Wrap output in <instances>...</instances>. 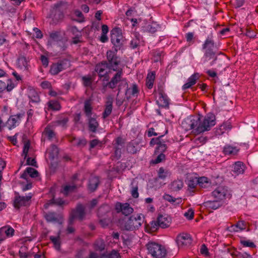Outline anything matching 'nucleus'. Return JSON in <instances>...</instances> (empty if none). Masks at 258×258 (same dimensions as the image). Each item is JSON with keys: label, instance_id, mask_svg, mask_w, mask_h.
<instances>
[{"label": "nucleus", "instance_id": "obj_1", "mask_svg": "<svg viewBox=\"0 0 258 258\" xmlns=\"http://www.w3.org/2000/svg\"><path fill=\"white\" fill-rule=\"evenodd\" d=\"M216 124V117L213 113H209L204 117L200 114L190 116L181 122L182 127L188 131L193 130L195 134H201L210 130Z\"/></svg>", "mask_w": 258, "mask_h": 258}, {"label": "nucleus", "instance_id": "obj_2", "mask_svg": "<svg viewBox=\"0 0 258 258\" xmlns=\"http://www.w3.org/2000/svg\"><path fill=\"white\" fill-rule=\"evenodd\" d=\"M144 222V218L142 214L134 215L130 217L120 219L119 225L123 230L134 231L138 229Z\"/></svg>", "mask_w": 258, "mask_h": 258}, {"label": "nucleus", "instance_id": "obj_3", "mask_svg": "<svg viewBox=\"0 0 258 258\" xmlns=\"http://www.w3.org/2000/svg\"><path fill=\"white\" fill-rule=\"evenodd\" d=\"M115 72L110 81L107 83L106 86L111 89L117 87V96H118L122 89L127 87V82L126 79L123 78V72L121 69Z\"/></svg>", "mask_w": 258, "mask_h": 258}, {"label": "nucleus", "instance_id": "obj_4", "mask_svg": "<svg viewBox=\"0 0 258 258\" xmlns=\"http://www.w3.org/2000/svg\"><path fill=\"white\" fill-rule=\"evenodd\" d=\"M111 42L115 51H118L122 47L125 39L119 28H114L111 31Z\"/></svg>", "mask_w": 258, "mask_h": 258}, {"label": "nucleus", "instance_id": "obj_5", "mask_svg": "<svg viewBox=\"0 0 258 258\" xmlns=\"http://www.w3.org/2000/svg\"><path fill=\"white\" fill-rule=\"evenodd\" d=\"M146 246L148 253L154 258H164L166 255V249L160 244L150 242Z\"/></svg>", "mask_w": 258, "mask_h": 258}, {"label": "nucleus", "instance_id": "obj_6", "mask_svg": "<svg viewBox=\"0 0 258 258\" xmlns=\"http://www.w3.org/2000/svg\"><path fill=\"white\" fill-rule=\"evenodd\" d=\"M117 51L115 50H109L106 52V58L107 65L109 69L113 71H117L118 69V65L120 63V58L117 55Z\"/></svg>", "mask_w": 258, "mask_h": 258}, {"label": "nucleus", "instance_id": "obj_7", "mask_svg": "<svg viewBox=\"0 0 258 258\" xmlns=\"http://www.w3.org/2000/svg\"><path fill=\"white\" fill-rule=\"evenodd\" d=\"M212 196L214 199L221 202L227 199H229L231 195L227 187L220 186L217 187L212 192Z\"/></svg>", "mask_w": 258, "mask_h": 258}, {"label": "nucleus", "instance_id": "obj_8", "mask_svg": "<svg viewBox=\"0 0 258 258\" xmlns=\"http://www.w3.org/2000/svg\"><path fill=\"white\" fill-rule=\"evenodd\" d=\"M85 210V207L82 204H78L76 208L72 210L70 213L69 217L70 223L71 224H74L76 219H78L81 221H83L86 214Z\"/></svg>", "mask_w": 258, "mask_h": 258}, {"label": "nucleus", "instance_id": "obj_9", "mask_svg": "<svg viewBox=\"0 0 258 258\" xmlns=\"http://www.w3.org/2000/svg\"><path fill=\"white\" fill-rule=\"evenodd\" d=\"M95 70L100 78H103V81H107L109 80V77L108 74L111 72V70L109 69L106 61H102L96 64Z\"/></svg>", "mask_w": 258, "mask_h": 258}, {"label": "nucleus", "instance_id": "obj_10", "mask_svg": "<svg viewBox=\"0 0 258 258\" xmlns=\"http://www.w3.org/2000/svg\"><path fill=\"white\" fill-rule=\"evenodd\" d=\"M70 62L68 59L58 61L57 63H53L50 67V73L51 75H56L59 72L67 69L70 67Z\"/></svg>", "mask_w": 258, "mask_h": 258}, {"label": "nucleus", "instance_id": "obj_11", "mask_svg": "<svg viewBox=\"0 0 258 258\" xmlns=\"http://www.w3.org/2000/svg\"><path fill=\"white\" fill-rule=\"evenodd\" d=\"M32 194L30 193L27 196L17 195L15 197L14 206L15 208L19 209L21 207L27 206L30 204Z\"/></svg>", "mask_w": 258, "mask_h": 258}, {"label": "nucleus", "instance_id": "obj_12", "mask_svg": "<svg viewBox=\"0 0 258 258\" xmlns=\"http://www.w3.org/2000/svg\"><path fill=\"white\" fill-rule=\"evenodd\" d=\"M157 92L159 94V98L157 100V104L161 107H167L169 105V99L164 93L163 87L161 85L158 86Z\"/></svg>", "mask_w": 258, "mask_h": 258}, {"label": "nucleus", "instance_id": "obj_13", "mask_svg": "<svg viewBox=\"0 0 258 258\" xmlns=\"http://www.w3.org/2000/svg\"><path fill=\"white\" fill-rule=\"evenodd\" d=\"M115 209L117 213L121 212L123 215L125 216L130 215L134 211L133 208L127 203L122 204L117 202L115 204Z\"/></svg>", "mask_w": 258, "mask_h": 258}, {"label": "nucleus", "instance_id": "obj_14", "mask_svg": "<svg viewBox=\"0 0 258 258\" xmlns=\"http://www.w3.org/2000/svg\"><path fill=\"white\" fill-rule=\"evenodd\" d=\"M15 233V230L9 225L3 226L0 228V243L6 238L12 237Z\"/></svg>", "mask_w": 258, "mask_h": 258}, {"label": "nucleus", "instance_id": "obj_15", "mask_svg": "<svg viewBox=\"0 0 258 258\" xmlns=\"http://www.w3.org/2000/svg\"><path fill=\"white\" fill-rule=\"evenodd\" d=\"M202 48L204 51H216L217 47L212 34L208 36L202 45Z\"/></svg>", "mask_w": 258, "mask_h": 258}, {"label": "nucleus", "instance_id": "obj_16", "mask_svg": "<svg viewBox=\"0 0 258 258\" xmlns=\"http://www.w3.org/2000/svg\"><path fill=\"white\" fill-rule=\"evenodd\" d=\"M24 115V113H18L11 115L6 122V126L9 130H12L18 125L21 118Z\"/></svg>", "mask_w": 258, "mask_h": 258}, {"label": "nucleus", "instance_id": "obj_17", "mask_svg": "<svg viewBox=\"0 0 258 258\" xmlns=\"http://www.w3.org/2000/svg\"><path fill=\"white\" fill-rule=\"evenodd\" d=\"M44 217L46 220L48 222L58 223H61L63 219V216L61 214H58L53 212H49L45 213Z\"/></svg>", "mask_w": 258, "mask_h": 258}, {"label": "nucleus", "instance_id": "obj_18", "mask_svg": "<svg viewBox=\"0 0 258 258\" xmlns=\"http://www.w3.org/2000/svg\"><path fill=\"white\" fill-rule=\"evenodd\" d=\"M176 242L179 246L189 245L192 242V239L189 234L182 233L177 236Z\"/></svg>", "mask_w": 258, "mask_h": 258}, {"label": "nucleus", "instance_id": "obj_19", "mask_svg": "<svg viewBox=\"0 0 258 258\" xmlns=\"http://www.w3.org/2000/svg\"><path fill=\"white\" fill-rule=\"evenodd\" d=\"M198 181V178L197 177L192 176L187 177L186 183L187 185V190L189 192L194 193L196 191Z\"/></svg>", "mask_w": 258, "mask_h": 258}, {"label": "nucleus", "instance_id": "obj_20", "mask_svg": "<svg viewBox=\"0 0 258 258\" xmlns=\"http://www.w3.org/2000/svg\"><path fill=\"white\" fill-rule=\"evenodd\" d=\"M69 118L68 116L64 114H60L57 117V120L53 121L52 123L54 126H60L64 129L68 127V123Z\"/></svg>", "mask_w": 258, "mask_h": 258}, {"label": "nucleus", "instance_id": "obj_21", "mask_svg": "<svg viewBox=\"0 0 258 258\" xmlns=\"http://www.w3.org/2000/svg\"><path fill=\"white\" fill-rule=\"evenodd\" d=\"M125 88H126L125 96L127 100L130 99L132 97L138 96L139 93V90L137 84H133L130 87H128L127 85Z\"/></svg>", "mask_w": 258, "mask_h": 258}, {"label": "nucleus", "instance_id": "obj_22", "mask_svg": "<svg viewBox=\"0 0 258 258\" xmlns=\"http://www.w3.org/2000/svg\"><path fill=\"white\" fill-rule=\"evenodd\" d=\"M100 184L99 178L97 176H91L88 181V188L91 192H93L96 190Z\"/></svg>", "mask_w": 258, "mask_h": 258}, {"label": "nucleus", "instance_id": "obj_23", "mask_svg": "<svg viewBox=\"0 0 258 258\" xmlns=\"http://www.w3.org/2000/svg\"><path fill=\"white\" fill-rule=\"evenodd\" d=\"M15 87V85L11 79H7L6 82L0 81V92L7 90L8 92H10Z\"/></svg>", "mask_w": 258, "mask_h": 258}, {"label": "nucleus", "instance_id": "obj_24", "mask_svg": "<svg viewBox=\"0 0 258 258\" xmlns=\"http://www.w3.org/2000/svg\"><path fill=\"white\" fill-rule=\"evenodd\" d=\"M204 62H208L212 60L210 66H212L217 59L216 51H204Z\"/></svg>", "mask_w": 258, "mask_h": 258}, {"label": "nucleus", "instance_id": "obj_25", "mask_svg": "<svg viewBox=\"0 0 258 258\" xmlns=\"http://www.w3.org/2000/svg\"><path fill=\"white\" fill-rule=\"evenodd\" d=\"M141 150L139 143L137 141H132L127 145V151L129 153L134 154Z\"/></svg>", "mask_w": 258, "mask_h": 258}, {"label": "nucleus", "instance_id": "obj_26", "mask_svg": "<svg viewBox=\"0 0 258 258\" xmlns=\"http://www.w3.org/2000/svg\"><path fill=\"white\" fill-rule=\"evenodd\" d=\"M232 168V172L235 176L240 174H243L245 170V166L244 164L240 161L235 162L233 165Z\"/></svg>", "mask_w": 258, "mask_h": 258}, {"label": "nucleus", "instance_id": "obj_27", "mask_svg": "<svg viewBox=\"0 0 258 258\" xmlns=\"http://www.w3.org/2000/svg\"><path fill=\"white\" fill-rule=\"evenodd\" d=\"M204 205L207 208L212 210H216L222 206L221 202L217 200L215 201H208L204 202Z\"/></svg>", "mask_w": 258, "mask_h": 258}, {"label": "nucleus", "instance_id": "obj_28", "mask_svg": "<svg viewBox=\"0 0 258 258\" xmlns=\"http://www.w3.org/2000/svg\"><path fill=\"white\" fill-rule=\"evenodd\" d=\"M198 184L203 188H208L211 186L210 180L206 177L203 176L198 178Z\"/></svg>", "mask_w": 258, "mask_h": 258}, {"label": "nucleus", "instance_id": "obj_29", "mask_svg": "<svg viewBox=\"0 0 258 258\" xmlns=\"http://www.w3.org/2000/svg\"><path fill=\"white\" fill-rule=\"evenodd\" d=\"M99 126V123L95 118L90 117L88 120L89 130L92 132L95 133Z\"/></svg>", "mask_w": 258, "mask_h": 258}, {"label": "nucleus", "instance_id": "obj_30", "mask_svg": "<svg viewBox=\"0 0 258 258\" xmlns=\"http://www.w3.org/2000/svg\"><path fill=\"white\" fill-rule=\"evenodd\" d=\"M60 232L58 233L57 236H50L49 237L50 240L53 244L54 247L57 250L60 249L61 240L60 237Z\"/></svg>", "mask_w": 258, "mask_h": 258}, {"label": "nucleus", "instance_id": "obj_31", "mask_svg": "<svg viewBox=\"0 0 258 258\" xmlns=\"http://www.w3.org/2000/svg\"><path fill=\"white\" fill-rule=\"evenodd\" d=\"M80 186V185L73 184L66 185L63 187L61 192L66 196H67L70 193L74 192L76 189Z\"/></svg>", "mask_w": 258, "mask_h": 258}, {"label": "nucleus", "instance_id": "obj_32", "mask_svg": "<svg viewBox=\"0 0 258 258\" xmlns=\"http://www.w3.org/2000/svg\"><path fill=\"white\" fill-rule=\"evenodd\" d=\"M158 225L161 228L168 227L170 225V220L166 217L163 215H159L157 218Z\"/></svg>", "mask_w": 258, "mask_h": 258}, {"label": "nucleus", "instance_id": "obj_33", "mask_svg": "<svg viewBox=\"0 0 258 258\" xmlns=\"http://www.w3.org/2000/svg\"><path fill=\"white\" fill-rule=\"evenodd\" d=\"M47 104L48 110L58 111L61 108L60 103L56 100H50L47 102Z\"/></svg>", "mask_w": 258, "mask_h": 258}, {"label": "nucleus", "instance_id": "obj_34", "mask_svg": "<svg viewBox=\"0 0 258 258\" xmlns=\"http://www.w3.org/2000/svg\"><path fill=\"white\" fill-rule=\"evenodd\" d=\"M112 110V101H107L106 102L104 111L102 114L103 118H107L111 113Z\"/></svg>", "mask_w": 258, "mask_h": 258}, {"label": "nucleus", "instance_id": "obj_35", "mask_svg": "<svg viewBox=\"0 0 258 258\" xmlns=\"http://www.w3.org/2000/svg\"><path fill=\"white\" fill-rule=\"evenodd\" d=\"M167 148V147L166 144V141L162 138L155 149V154H157L158 153H163L166 150Z\"/></svg>", "mask_w": 258, "mask_h": 258}, {"label": "nucleus", "instance_id": "obj_36", "mask_svg": "<svg viewBox=\"0 0 258 258\" xmlns=\"http://www.w3.org/2000/svg\"><path fill=\"white\" fill-rule=\"evenodd\" d=\"M155 79V73L152 72L148 74L146 78V86L149 89H151L153 87L154 80Z\"/></svg>", "mask_w": 258, "mask_h": 258}, {"label": "nucleus", "instance_id": "obj_37", "mask_svg": "<svg viewBox=\"0 0 258 258\" xmlns=\"http://www.w3.org/2000/svg\"><path fill=\"white\" fill-rule=\"evenodd\" d=\"M159 225H158V221H152L150 224L146 225V229L147 231L150 233H152L156 231Z\"/></svg>", "mask_w": 258, "mask_h": 258}, {"label": "nucleus", "instance_id": "obj_38", "mask_svg": "<svg viewBox=\"0 0 258 258\" xmlns=\"http://www.w3.org/2000/svg\"><path fill=\"white\" fill-rule=\"evenodd\" d=\"M43 134L45 135L49 140H51L55 137V133L51 129L50 125H47L43 132Z\"/></svg>", "mask_w": 258, "mask_h": 258}, {"label": "nucleus", "instance_id": "obj_39", "mask_svg": "<svg viewBox=\"0 0 258 258\" xmlns=\"http://www.w3.org/2000/svg\"><path fill=\"white\" fill-rule=\"evenodd\" d=\"M29 98L33 103H38L40 99L38 93L35 90H30L29 93Z\"/></svg>", "mask_w": 258, "mask_h": 258}, {"label": "nucleus", "instance_id": "obj_40", "mask_svg": "<svg viewBox=\"0 0 258 258\" xmlns=\"http://www.w3.org/2000/svg\"><path fill=\"white\" fill-rule=\"evenodd\" d=\"M94 247L95 250L102 251L105 249V244L103 240L98 239L95 241Z\"/></svg>", "mask_w": 258, "mask_h": 258}, {"label": "nucleus", "instance_id": "obj_41", "mask_svg": "<svg viewBox=\"0 0 258 258\" xmlns=\"http://www.w3.org/2000/svg\"><path fill=\"white\" fill-rule=\"evenodd\" d=\"M238 150L235 147H233L230 146H226L224 148L223 153L225 155H234L237 154Z\"/></svg>", "mask_w": 258, "mask_h": 258}, {"label": "nucleus", "instance_id": "obj_42", "mask_svg": "<svg viewBox=\"0 0 258 258\" xmlns=\"http://www.w3.org/2000/svg\"><path fill=\"white\" fill-rule=\"evenodd\" d=\"M183 186V182L181 180H176L173 181L171 185V188L174 191L181 189Z\"/></svg>", "mask_w": 258, "mask_h": 258}, {"label": "nucleus", "instance_id": "obj_43", "mask_svg": "<svg viewBox=\"0 0 258 258\" xmlns=\"http://www.w3.org/2000/svg\"><path fill=\"white\" fill-rule=\"evenodd\" d=\"M109 211V207L107 205H103L99 207L98 210V216L99 218H102Z\"/></svg>", "mask_w": 258, "mask_h": 258}, {"label": "nucleus", "instance_id": "obj_44", "mask_svg": "<svg viewBox=\"0 0 258 258\" xmlns=\"http://www.w3.org/2000/svg\"><path fill=\"white\" fill-rule=\"evenodd\" d=\"M163 198L165 200L172 204L176 203L179 204L181 202V198L176 199L168 194H165Z\"/></svg>", "mask_w": 258, "mask_h": 258}, {"label": "nucleus", "instance_id": "obj_45", "mask_svg": "<svg viewBox=\"0 0 258 258\" xmlns=\"http://www.w3.org/2000/svg\"><path fill=\"white\" fill-rule=\"evenodd\" d=\"M92 108L89 101H86L84 104V111L86 116L88 117H91L92 114Z\"/></svg>", "mask_w": 258, "mask_h": 258}, {"label": "nucleus", "instance_id": "obj_46", "mask_svg": "<svg viewBox=\"0 0 258 258\" xmlns=\"http://www.w3.org/2000/svg\"><path fill=\"white\" fill-rule=\"evenodd\" d=\"M124 140L120 137L116 138L113 141L114 147H119L122 148L124 145Z\"/></svg>", "mask_w": 258, "mask_h": 258}, {"label": "nucleus", "instance_id": "obj_47", "mask_svg": "<svg viewBox=\"0 0 258 258\" xmlns=\"http://www.w3.org/2000/svg\"><path fill=\"white\" fill-rule=\"evenodd\" d=\"M82 80L83 84L85 87H90L92 84L93 80L90 76H83Z\"/></svg>", "mask_w": 258, "mask_h": 258}, {"label": "nucleus", "instance_id": "obj_48", "mask_svg": "<svg viewBox=\"0 0 258 258\" xmlns=\"http://www.w3.org/2000/svg\"><path fill=\"white\" fill-rule=\"evenodd\" d=\"M141 41L139 36H136L135 38H133L131 41V47L133 49L137 48L140 44Z\"/></svg>", "mask_w": 258, "mask_h": 258}, {"label": "nucleus", "instance_id": "obj_49", "mask_svg": "<svg viewBox=\"0 0 258 258\" xmlns=\"http://www.w3.org/2000/svg\"><path fill=\"white\" fill-rule=\"evenodd\" d=\"M159 155L154 159L152 160V162L153 164L159 163L165 160V155L162 153H158Z\"/></svg>", "mask_w": 258, "mask_h": 258}, {"label": "nucleus", "instance_id": "obj_50", "mask_svg": "<svg viewBox=\"0 0 258 258\" xmlns=\"http://www.w3.org/2000/svg\"><path fill=\"white\" fill-rule=\"evenodd\" d=\"M26 171L32 177H36L38 176V172L33 168L27 167Z\"/></svg>", "mask_w": 258, "mask_h": 258}, {"label": "nucleus", "instance_id": "obj_51", "mask_svg": "<svg viewBox=\"0 0 258 258\" xmlns=\"http://www.w3.org/2000/svg\"><path fill=\"white\" fill-rule=\"evenodd\" d=\"M240 243L245 247H249L251 248H254L256 245L254 243L250 240H245L243 239H240Z\"/></svg>", "mask_w": 258, "mask_h": 258}, {"label": "nucleus", "instance_id": "obj_52", "mask_svg": "<svg viewBox=\"0 0 258 258\" xmlns=\"http://www.w3.org/2000/svg\"><path fill=\"white\" fill-rule=\"evenodd\" d=\"M235 225L238 229L242 231L246 229L247 223L243 220H240L238 221Z\"/></svg>", "mask_w": 258, "mask_h": 258}, {"label": "nucleus", "instance_id": "obj_53", "mask_svg": "<svg viewBox=\"0 0 258 258\" xmlns=\"http://www.w3.org/2000/svg\"><path fill=\"white\" fill-rule=\"evenodd\" d=\"M50 38L54 41H58L60 38V33L58 31H52L49 33Z\"/></svg>", "mask_w": 258, "mask_h": 258}, {"label": "nucleus", "instance_id": "obj_54", "mask_svg": "<svg viewBox=\"0 0 258 258\" xmlns=\"http://www.w3.org/2000/svg\"><path fill=\"white\" fill-rule=\"evenodd\" d=\"M99 219V223L101 224V225L104 228L108 226V225L110 223V219L106 217H103L102 218Z\"/></svg>", "mask_w": 258, "mask_h": 258}, {"label": "nucleus", "instance_id": "obj_55", "mask_svg": "<svg viewBox=\"0 0 258 258\" xmlns=\"http://www.w3.org/2000/svg\"><path fill=\"white\" fill-rule=\"evenodd\" d=\"M199 75L198 73H195L188 79L187 81L189 83L194 85L196 83L197 80L199 79Z\"/></svg>", "mask_w": 258, "mask_h": 258}, {"label": "nucleus", "instance_id": "obj_56", "mask_svg": "<svg viewBox=\"0 0 258 258\" xmlns=\"http://www.w3.org/2000/svg\"><path fill=\"white\" fill-rule=\"evenodd\" d=\"M102 142H100V141H99L98 140H97V139L93 140L90 143V149H93L97 146L101 147L102 146Z\"/></svg>", "mask_w": 258, "mask_h": 258}, {"label": "nucleus", "instance_id": "obj_57", "mask_svg": "<svg viewBox=\"0 0 258 258\" xmlns=\"http://www.w3.org/2000/svg\"><path fill=\"white\" fill-rule=\"evenodd\" d=\"M18 63L21 67L26 68L27 66V61L25 57L21 56L18 59Z\"/></svg>", "mask_w": 258, "mask_h": 258}, {"label": "nucleus", "instance_id": "obj_58", "mask_svg": "<svg viewBox=\"0 0 258 258\" xmlns=\"http://www.w3.org/2000/svg\"><path fill=\"white\" fill-rule=\"evenodd\" d=\"M230 3L235 8H239L244 4V0H231Z\"/></svg>", "mask_w": 258, "mask_h": 258}, {"label": "nucleus", "instance_id": "obj_59", "mask_svg": "<svg viewBox=\"0 0 258 258\" xmlns=\"http://www.w3.org/2000/svg\"><path fill=\"white\" fill-rule=\"evenodd\" d=\"M147 30L149 32L154 33L157 31V25L155 23L149 24L147 27Z\"/></svg>", "mask_w": 258, "mask_h": 258}, {"label": "nucleus", "instance_id": "obj_60", "mask_svg": "<svg viewBox=\"0 0 258 258\" xmlns=\"http://www.w3.org/2000/svg\"><path fill=\"white\" fill-rule=\"evenodd\" d=\"M184 216L188 220H191L194 217V211L191 209H189L184 214Z\"/></svg>", "mask_w": 258, "mask_h": 258}, {"label": "nucleus", "instance_id": "obj_61", "mask_svg": "<svg viewBox=\"0 0 258 258\" xmlns=\"http://www.w3.org/2000/svg\"><path fill=\"white\" fill-rule=\"evenodd\" d=\"M163 137V136L161 135L158 138L152 139L150 142V146H153L155 145H157V146L159 143V141H160V140H161V139Z\"/></svg>", "mask_w": 258, "mask_h": 258}, {"label": "nucleus", "instance_id": "obj_62", "mask_svg": "<svg viewBox=\"0 0 258 258\" xmlns=\"http://www.w3.org/2000/svg\"><path fill=\"white\" fill-rule=\"evenodd\" d=\"M114 156L117 159H118L120 158L121 155V149L119 147H114Z\"/></svg>", "mask_w": 258, "mask_h": 258}, {"label": "nucleus", "instance_id": "obj_63", "mask_svg": "<svg viewBox=\"0 0 258 258\" xmlns=\"http://www.w3.org/2000/svg\"><path fill=\"white\" fill-rule=\"evenodd\" d=\"M158 177L161 179H164L166 178L167 175L165 172L164 169L163 167H160L158 172Z\"/></svg>", "mask_w": 258, "mask_h": 258}, {"label": "nucleus", "instance_id": "obj_64", "mask_svg": "<svg viewBox=\"0 0 258 258\" xmlns=\"http://www.w3.org/2000/svg\"><path fill=\"white\" fill-rule=\"evenodd\" d=\"M108 258H119V254L115 250L111 251L110 253H107Z\"/></svg>", "mask_w": 258, "mask_h": 258}]
</instances>
